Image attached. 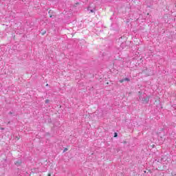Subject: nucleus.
Returning a JSON list of instances; mask_svg holds the SVG:
<instances>
[{"mask_svg":"<svg viewBox=\"0 0 176 176\" xmlns=\"http://www.w3.org/2000/svg\"><path fill=\"white\" fill-rule=\"evenodd\" d=\"M91 13H93L94 11L93 10H91Z\"/></svg>","mask_w":176,"mask_h":176,"instance_id":"obj_9","label":"nucleus"},{"mask_svg":"<svg viewBox=\"0 0 176 176\" xmlns=\"http://www.w3.org/2000/svg\"><path fill=\"white\" fill-rule=\"evenodd\" d=\"M116 52H117V53H118V57H119V56H120V55L119 54V50H118Z\"/></svg>","mask_w":176,"mask_h":176,"instance_id":"obj_7","label":"nucleus"},{"mask_svg":"<svg viewBox=\"0 0 176 176\" xmlns=\"http://www.w3.org/2000/svg\"><path fill=\"white\" fill-rule=\"evenodd\" d=\"M14 164H15V166H21V160H18L15 161Z\"/></svg>","mask_w":176,"mask_h":176,"instance_id":"obj_3","label":"nucleus"},{"mask_svg":"<svg viewBox=\"0 0 176 176\" xmlns=\"http://www.w3.org/2000/svg\"><path fill=\"white\" fill-rule=\"evenodd\" d=\"M50 102V100H49V99L45 100V104H49Z\"/></svg>","mask_w":176,"mask_h":176,"instance_id":"obj_4","label":"nucleus"},{"mask_svg":"<svg viewBox=\"0 0 176 176\" xmlns=\"http://www.w3.org/2000/svg\"><path fill=\"white\" fill-rule=\"evenodd\" d=\"M123 82H130V78H125L124 79L120 80V83H123Z\"/></svg>","mask_w":176,"mask_h":176,"instance_id":"obj_2","label":"nucleus"},{"mask_svg":"<svg viewBox=\"0 0 176 176\" xmlns=\"http://www.w3.org/2000/svg\"><path fill=\"white\" fill-rule=\"evenodd\" d=\"M47 176H52V175H50V173H49Z\"/></svg>","mask_w":176,"mask_h":176,"instance_id":"obj_10","label":"nucleus"},{"mask_svg":"<svg viewBox=\"0 0 176 176\" xmlns=\"http://www.w3.org/2000/svg\"><path fill=\"white\" fill-rule=\"evenodd\" d=\"M139 100H141L144 104H148L149 102V97L148 96H144L143 98H141V96L139 97Z\"/></svg>","mask_w":176,"mask_h":176,"instance_id":"obj_1","label":"nucleus"},{"mask_svg":"<svg viewBox=\"0 0 176 176\" xmlns=\"http://www.w3.org/2000/svg\"><path fill=\"white\" fill-rule=\"evenodd\" d=\"M114 137H118V133H114Z\"/></svg>","mask_w":176,"mask_h":176,"instance_id":"obj_6","label":"nucleus"},{"mask_svg":"<svg viewBox=\"0 0 176 176\" xmlns=\"http://www.w3.org/2000/svg\"><path fill=\"white\" fill-rule=\"evenodd\" d=\"M46 86H49V84H47Z\"/></svg>","mask_w":176,"mask_h":176,"instance_id":"obj_11","label":"nucleus"},{"mask_svg":"<svg viewBox=\"0 0 176 176\" xmlns=\"http://www.w3.org/2000/svg\"><path fill=\"white\" fill-rule=\"evenodd\" d=\"M66 151H68V149L67 148H65L63 152H65Z\"/></svg>","mask_w":176,"mask_h":176,"instance_id":"obj_8","label":"nucleus"},{"mask_svg":"<svg viewBox=\"0 0 176 176\" xmlns=\"http://www.w3.org/2000/svg\"><path fill=\"white\" fill-rule=\"evenodd\" d=\"M51 12H52L51 10L49 11V14H50V17L52 18V17H53V15L50 14Z\"/></svg>","mask_w":176,"mask_h":176,"instance_id":"obj_5","label":"nucleus"}]
</instances>
